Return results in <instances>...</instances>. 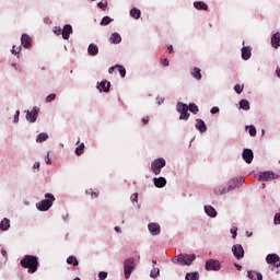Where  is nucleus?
<instances>
[{
  "label": "nucleus",
  "instance_id": "1",
  "mask_svg": "<svg viewBox=\"0 0 280 280\" xmlns=\"http://www.w3.org/2000/svg\"><path fill=\"white\" fill-rule=\"evenodd\" d=\"M244 185L243 177H235L229 180V186H217L214 188L215 196H222L224 194H229V191H233V189H237Z\"/></svg>",
  "mask_w": 280,
  "mask_h": 280
},
{
  "label": "nucleus",
  "instance_id": "2",
  "mask_svg": "<svg viewBox=\"0 0 280 280\" xmlns=\"http://www.w3.org/2000/svg\"><path fill=\"white\" fill-rule=\"evenodd\" d=\"M20 265L22 266V268H27V272L30 275H34V272H36V270H38V258L37 256L34 255H25L21 261Z\"/></svg>",
  "mask_w": 280,
  "mask_h": 280
},
{
  "label": "nucleus",
  "instance_id": "3",
  "mask_svg": "<svg viewBox=\"0 0 280 280\" xmlns=\"http://www.w3.org/2000/svg\"><path fill=\"white\" fill-rule=\"evenodd\" d=\"M194 261H196V254H179L172 258V262L178 266H191Z\"/></svg>",
  "mask_w": 280,
  "mask_h": 280
},
{
  "label": "nucleus",
  "instance_id": "4",
  "mask_svg": "<svg viewBox=\"0 0 280 280\" xmlns=\"http://www.w3.org/2000/svg\"><path fill=\"white\" fill-rule=\"evenodd\" d=\"M54 202H56V197L51 192L45 194V199L36 203V208L38 211H49L51 207H54Z\"/></svg>",
  "mask_w": 280,
  "mask_h": 280
},
{
  "label": "nucleus",
  "instance_id": "5",
  "mask_svg": "<svg viewBox=\"0 0 280 280\" xmlns=\"http://www.w3.org/2000/svg\"><path fill=\"white\" fill-rule=\"evenodd\" d=\"M135 268H137V261L135 260V258L125 259L124 275L126 280L130 279V276L132 275V272H135Z\"/></svg>",
  "mask_w": 280,
  "mask_h": 280
},
{
  "label": "nucleus",
  "instance_id": "6",
  "mask_svg": "<svg viewBox=\"0 0 280 280\" xmlns=\"http://www.w3.org/2000/svg\"><path fill=\"white\" fill-rule=\"evenodd\" d=\"M165 165H167V161H165L164 158H158L151 162V172L155 176H159Z\"/></svg>",
  "mask_w": 280,
  "mask_h": 280
},
{
  "label": "nucleus",
  "instance_id": "7",
  "mask_svg": "<svg viewBox=\"0 0 280 280\" xmlns=\"http://www.w3.org/2000/svg\"><path fill=\"white\" fill-rule=\"evenodd\" d=\"M205 268L208 272H220L222 270V262L218 259L210 258L206 261Z\"/></svg>",
  "mask_w": 280,
  "mask_h": 280
},
{
  "label": "nucleus",
  "instance_id": "8",
  "mask_svg": "<svg viewBox=\"0 0 280 280\" xmlns=\"http://www.w3.org/2000/svg\"><path fill=\"white\" fill-rule=\"evenodd\" d=\"M176 110H177V113L180 114L179 115L180 120L187 121V119H189L190 115L188 112L187 104H185L183 102H177Z\"/></svg>",
  "mask_w": 280,
  "mask_h": 280
},
{
  "label": "nucleus",
  "instance_id": "9",
  "mask_svg": "<svg viewBox=\"0 0 280 280\" xmlns=\"http://www.w3.org/2000/svg\"><path fill=\"white\" fill-rule=\"evenodd\" d=\"M279 178V174L272 172V171H265L259 173L258 180L260 183H266L268 180H277Z\"/></svg>",
  "mask_w": 280,
  "mask_h": 280
},
{
  "label": "nucleus",
  "instance_id": "10",
  "mask_svg": "<svg viewBox=\"0 0 280 280\" xmlns=\"http://www.w3.org/2000/svg\"><path fill=\"white\" fill-rule=\"evenodd\" d=\"M38 113H40V108L37 106L33 107L32 110H26V121H28V124H36Z\"/></svg>",
  "mask_w": 280,
  "mask_h": 280
},
{
  "label": "nucleus",
  "instance_id": "11",
  "mask_svg": "<svg viewBox=\"0 0 280 280\" xmlns=\"http://www.w3.org/2000/svg\"><path fill=\"white\" fill-rule=\"evenodd\" d=\"M96 89L100 93H110V82L102 80L96 83Z\"/></svg>",
  "mask_w": 280,
  "mask_h": 280
},
{
  "label": "nucleus",
  "instance_id": "12",
  "mask_svg": "<svg viewBox=\"0 0 280 280\" xmlns=\"http://www.w3.org/2000/svg\"><path fill=\"white\" fill-rule=\"evenodd\" d=\"M232 253L236 259H244V246L242 244L233 245Z\"/></svg>",
  "mask_w": 280,
  "mask_h": 280
},
{
  "label": "nucleus",
  "instance_id": "13",
  "mask_svg": "<svg viewBox=\"0 0 280 280\" xmlns=\"http://www.w3.org/2000/svg\"><path fill=\"white\" fill-rule=\"evenodd\" d=\"M242 156L243 161L250 165V163H253V159H255V153H253V149H244Z\"/></svg>",
  "mask_w": 280,
  "mask_h": 280
},
{
  "label": "nucleus",
  "instance_id": "14",
  "mask_svg": "<svg viewBox=\"0 0 280 280\" xmlns=\"http://www.w3.org/2000/svg\"><path fill=\"white\" fill-rule=\"evenodd\" d=\"M148 231L152 235H161V224L156 222H151L148 224Z\"/></svg>",
  "mask_w": 280,
  "mask_h": 280
},
{
  "label": "nucleus",
  "instance_id": "15",
  "mask_svg": "<svg viewBox=\"0 0 280 280\" xmlns=\"http://www.w3.org/2000/svg\"><path fill=\"white\" fill-rule=\"evenodd\" d=\"M71 34H73V27L70 24H66L61 31L63 40H69Z\"/></svg>",
  "mask_w": 280,
  "mask_h": 280
},
{
  "label": "nucleus",
  "instance_id": "16",
  "mask_svg": "<svg viewBox=\"0 0 280 280\" xmlns=\"http://www.w3.org/2000/svg\"><path fill=\"white\" fill-rule=\"evenodd\" d=\"M203 211L208 218H218V210L213 206L206 205L203 206Z\"/></svg>",
  "mask_w": 280,
  "mask_h": 280
},
{
  "label": "nucleus",
  "instance_id": "17",
  "mask_svg": "<svg viewBox=\"0 0 280 280\" xmlns=\"http://www.w3.org/2000/svg\"><path fill=\"white\" fill-rule=\"evenodd\" d=\"M153 185L158 189H163V187H165V185H167V179L165 177H163V176L154 177L153 178Z\"/></svg>",
  "mask_w": 280,
  "mask_h": 280
},
{
  "label": "nucleus",
  "instance_id": "18",
  "mask_svg": "<svg viewBox=\"0 0 280 280\" xmlns=\"http://www.w3.org/2000/svg\"><path fill=\"white\" fill-rule=\"evenodd\" d=\"M21 43L25 49H32V37H30V35L23 34L21 37Z\"/></svg>",
  "mask_w": 280,
  "mask_h": 280
},
{
  "label": "nucleus",
  "instance_id": "19",
  "mask_svg": "<svg viewBox=\"0 0 280 280\" xmlns=\"http://www.w3.org/2000/svg\"><path fill=\"white\" fill-rule=\"evenodd\" d=\"M196 130H199V132L202 135L207 132V124H205V120L197 118L195 124Z\"/></svg>",
  "mask_w": 280,
  "mask_h": 280
},
{
  "label": "nucleus",
  "instance_id": "20",
  "mask_svg": "<svg viewBox=\"0 0 280 280\" xmlns=\"http://www.w3.org/2000/svg\"><path fill=\"white\" fill-rule=\"evenodd\" d=\"M250 56H253V48H250V46H244L242 48L243 60H250Z\"/></svg>",
  "mask_w": 280,
  "mask_h": 280
},
{
  "label": "nucleus",
  "instance_id": "21",
  "mask_svg": "<svg viewBox=\"0 0 280 280\" xmlns=\"http://www.w3.org/2000/svg\"><path fill=\"white\" fill-rule=\"evenodd\" d=\"M271 47H273L275 49H279V47H280V33L279 32L272 35Z\"/></svg>",
  "mask_w": 280,
  "mask_h": 280
},
{
  "label": "nucleus",
  "instance_id": "22",
  "mask_svg": "<svg viewBox=\"0 0 280 280\" xmlns=\"http://www.w3.org/2000/svg\"><path fill=\"white\" fill-rule=\"evenodd\" d=\"M247 277L250 280H264V276L260 272H257L255 270L248 271Z\"/></svg>",
  "mask_w": 280,
  "mask_h": 280
},
{
  "label": "nucleus",
  "instance_id": "23",
  "mask_svg": "<svg viewBox=\"0 0 280 280\" xmlns=\"http://www.w3.org/2000/svg\"><path fill=\"white\" fill-rule=\"evenodd\" d=\"M0 231L2 232L10 231V219L3 218L0 221Z\"/></svg>",
  "mask_w": 280,
  "mask_h": 280
},
{
  "label": "nucleus",
  "instance_id": "24",
  "mask_svg": "<svg viewBox=\"0 0 280 280\" xmlns=\"http://www.w3.org/2000/svg\"><path fill=\"white\" fill-rule=\"evenodd\" d=\"M279 259H280V257L277 254H269L266 257L267 264H272V265L277 264L279 261Z\"/></svg>",
  "mask_w": 280,
  "mask_h": 280
},
{
  "label": "nucleus",
  "instance_id": "25",
  "mask_svg": "<svg viewBox=\"0 0 280 280\" xmlns=\"http://www.w3.org/2000/svg\"><path fill=\"white\" fill-rule=\"evenodd\" d=\"M88 52L90 56H97V54H100V48L95 44H90L88 47Z\"/></svg>",
  "mask_w": 280,
  "mask_h": 280
},
{
  "label": "nucleus",
  "instance_id": "26",
  "mask_svg": "<svg viewBox=\"0 0 280 280\" xmlns=\"http://www.w3.org/2000/svg\"><path fill=\"white\" fill-rule=\"evenodd\" d=\"M109 43L119 45V43H121V35H119V33H113L109 37Z\"/></svg>",
  "mask_w": 280,
  "mask_h": 280
},
{
  "label": "nucleus",
  "instance_id": "27",
  "mask_svg": "<svg viewBox=\"0 0 280 280\" xmlns=\"http://www.w3.org/2000/svg\"><path fill=\"white\" fill-rule=\"evenodd\" d=\"M185 280H200V273L198 271L188 272L185 276Z\"/></svg>",
  "mask_w": 280,
  "mask_h": 280
},
{
  "label": "nucleus",
  "instance_id": "28",
  "mask_svg": "<svg viewBox=\"0 0 280 280\" xmlns=\"http://www.w3.org/2000/svg\"><path fill=\"white\" fill-rule=\"evenodd\" d=\"M194 8H196V10H209V5H207V3H205L203 1L194 2Z\"/></svg>",
  "mask_w": 280,
  "mask_h": 280
},
{
  "label": "nucleus",
  "instance_id": "29",
  "mask_svg": "<svg viewBox=\"0 0 280 280\" xmlns=\"http://www.w3.org/2000/svg\"><path fill=\"white\" fill-rule=\"evenodd\" d=\"M238 106L242 110H250V102L248 100H241Z\"/></svg>",
  "mask_w": 280,
  "mask_h": 280
},
{
  "label": "nucleus",
  "instance_id": "30",
  "mask_svg": "<svg viewBox=\"0 0 280 280\" xmlns=\"http://www.w3.org/2000/svg\"><path fill=\"white\" fill-rule=\"evenodd\" d=\"M47 139H49V135H47V132H42L36 137V143H44Z\"/></svg>",
  "mask_w": 280,
  "mask_h": 280
},
{
  "label": "nucleus",
  "instance_id": "31",
  "mask_svg": "<svg viewBox=\"0 0 280 280\" xmlns=\"http://www.w3.org/2000/svg\"><path fill=\"white\" fill-rule=\"evenodd\" d=\"M150 277L151 279H159V277H161V269H159L158 267H153L150 271Z\"/></svg>",
  "mask_w": 280,
  "mask_h": 280
},
{
  "label": "nucleus",
  "instance_id": "32",
  "mask_svg": "<svg viewBox=\"0 0 280 280\" xmlns=\"http://www.w3.org/2000/svg\"><path fill=\"white\" fill-rule=\"evenodd\" d=\"M130 16L136 20L141 19V10H139L137 8L131 9Z\"/></svg>",
  "mask_w": 280,
  "mask_h": 280
},
{
  "label": "nucleus",
  "instance_id": "33",
  "mask_svg": "<svg viewBox=\"0 0 280 280\" xmlns=\"http://www.w3.org/2000/svg\"><path fill=\"white\" fill-rule=\"evenodd\" d=\"M187 108L190 113H192V115H198V112L200 110L196 103H190L189 105H187Z\"/></svg>",
  "mask_w": 280,
  "mask_h": 280
},
{
  "label": "nucleus",
  "instance_id": "34",
  "mask_svg": "<svg viewBox=\"0 0 280 280\" xmlns=\"http://www.w3.org/2000/svg\"><path fill=\"white\" fill-rule=\"evenodd\" d=\"M85 194L88 196H91L92 200H95V198L100 196V191H94L92 188H89L88 190H85Z\"/></svg>",
  "mask_w": 280,
  "mask_h": 280
},
{
  "label": "nucleus",
  "instance_id": "35",
  "mask_svg": "<svg viewBox=\"0 0 280 280\" xmlns=\"http://www.w3.org/2000/svg\"><path fill=\"white\" fill-rule=\"evenodd\" d=\"M246 130H248L250 137H257V128H255V126H246Z\"/></svg>",
  "mask_w": 280,
  "mask_h": 280
},
{
  "label": "nucleus",
  "instance_id": "36",
  "mask_svg": "<svg viewBox=\"0 0 280 280\" xmlns=\"http://www.w3.org/2000/svg\"><path fill=\"white\" fill-rule=\"evenodd\" d=\"M67 264H69L70 266H78L79 261H78V258L75 256H69L67 258Z\"/></svg>",
  "mask_w": 280,
  "mask_h": 280
},
{
  "label": "nucleus",
  "instance_id": "37",
  "mask_svg": "<svg viewBox=\"0 0 280 280\" xmlns=\"http://www.w3.org/2000/svg\"><path fill=\"white\" fill-rule=\"evenodd\" d=\"M110 23H113V19L110 16H104L102 20H101V23L100 25H102L103 27L106 26V25H110Z\"/></svg>",
  "mask_w": 280,
  "mask_h": 280
},
{
  "label": "nucleus",
  "instance_id": "38",
  "mask_svg": "<svg viewBox=\"0 0 280 280\" xmlns=\"http://www.w3.org/2000/svg\"><path fill=\"white\" fill-rule=\"evenodd\" d=\"M74 154L77 156H82V154H84V143H81L79 147L75 148Z\"/></svg>",
  "mask_w": 280,
  "mask_h": 280
},
{
  "label": "nucleus",
  "instance_id": "39",
  "mask_svg": "<svg viewBox=\"0 0 280 280\" xmlns=\"http://www.w3.org/2000/svg\"><path fill=\"white\" fill-rule=\"evenodd\" d=\"M130 201L132 205H138L139 203V194L135 192L130 196Z\"/></svg>",
  "mask_w": 280,
  "mask_h": 280
},
{
  "label": "nucleus",
  "instance_id": "40",
  "mask_svg": "<svg viewBox=\"0 0 280 280\" xmlns=\"http://www.w3.org/2000/svg\"><path fill=\"white\" fill-rule=\"evenodd\" d=\"M108 71H126V68H124V66L116 65L114 67H110Z\"/></svg>",
  "mask_w": 280,
  "mask_h": 280
},
{
  "label": "nucleus",
  "instance_id": "41",
  "mask_svg": "<svg viewBox=\"0 0 280 280\" xmlns=\"http://www.w3.org/2000/svg\"><path fill=\"white\" fill-rule=\"evenodd\" d=\"M56 101V94L55 93H51L49 94L48 96H46V104H51V102H55Z\"/></svg>",
  "mask_w": 280,
  "mask_h": 280
},
{
  "label": "nucleus",
  "instance_id": "42",
  "mask_svg": "<svg viewBox=\"0 0 280 280\" xmlns=\"http://www.w3.org/2000/svg\"><path fill=\"white\" fill-rule=\"evenodd\" d=\"M190 74L191 78H195V80H202V74L200 73V71H191Z\"/></svg>",
  "mask_w": 280,
  "mask_h": 280
},
{
  "label": "nucleus",
  "instance_id": "43",
  "mask_svg": "<svg viewBox=\"0 0 280 280\" xmlns=\"http://www.w3.org/2000/svg\"><path fill=\"white\" fill-rule=\"evenodd\" d=\"M106 279H108V272L100 271L98 272V280H106Z\"/></svg>",
  "mask_w": 280,
  "mask_h": 280
},
{
  "label": "nucleus",
  "instance_id": "44",
  "mask_svg": "<svg viewBox=\"0 0 280 280\" xmlns=\"http://www.w3.org/2000/svg\"><path fill=\"white\" fill-rule=\"evenodd\" d=\"M97 5L101 10H106V8H108V2L106 0H103L98 2Z\"/></svg>",
  "mask_w": 280,
  "mask_h": 280
},
{
  "label": "nucleus",
  "instance_id": "45",
  "mask_svg": "<svg viewBox=\"0 0 280 280\" xmlns=\"http://www.w3.org/2000/svg\"><path fill=\"white\" fill-rule=\"evenodd\" d=\"M234 91H235V93H237L238 95L242 94V91H244V85L236 84V85L234 86Z\"/></svg>",
  "mask_w": 280,
  "mask_h": 280
},
{
  "label": "nucleus",
  "instance_id": "46",
  "mask_svg": "<svg viewBox=\"0 0 280 280\" xmlns=\"http://www.w3.org/2000/svg\"><path fill=\"white\" fill-rule=\"evenodd\" d=\"M19 117H21V110H16L13 116V124H19Z\"/></svg>",
  "mask_w": 280,
  "mask_h": 280
},
{
  "label": "nucleus",
  "instance_id": "47",
  "mask_svg": "<svg viewBox=\"0 0 280 280\" xmlns=\"http://www.w3.org/2000/svg\"><path fill=\"white\" fill-rule=\"evenodd\" d=\"M273 224L276 226L280 224V212L275 214V217H273Z\"/></svg>",
  "mask_w": 280,
  "mask_h": 280
},
{
  "label": "nucleus",
  "instance_id": "48",
  "mask_svg": "<svg viewBox=\"0 0 280 280\" xmlns=\"http://www.w3.org/2000/svg\"><path fill=\"white\" fill-rule=\"evenodd\" d=\"M12 54H14L15 56H18V54H21V46H16V45H14L13 47H12Z\"/></svg>",
  "mask_w": 280,
  "mask_h": 280
},
{
  "label": "nucleus",
  "instance_id": "49",
  "mask_svg": "<svg viewBox=\"0 0 280 280\" xmlns=\"http://www.w3.org/2000/svg\"><path fill=\"white\" fill-rule=\"evenodd\" d=\"M230 231L232 233L233 240H235V237H237V226H232Z\"/></svg>",
  "mask_w": 280,
  "mask_h": 280
},
{
  "label": "nucleus",
  "instance_id": "50",
  "mask_svg": "<svg viewBox=\"0 0 280 280\" xmlns=\"http://www.w3.org/2000/svg\"><path fill=\"white\" fill-rule=\"evenodd\" d=\"M52 32L54 34H57V36H60V34H62V28H60V26H55Z\"/></svg>",
  "mask_w": 280,
  "mask_h": 280
},
{
  "label": "nucleus",
  "instance_id": "51",
  "mask_svg": "<svg viewBox=\"0 0 280 280\" xmlns=\"http://www.w3.org/2000/svg\"><path fill=\"white\" fill-rule=\"evenodd\" d=\"M50 151L47 152L46 156H45V163L46 165H51V158L49 156Z\"/></svg>",
  "mask_w": 280,
  "mask_h": 280
},
{
  "label": "nucleus",
  "instance_id": "52",
  "mask_svg": "<svg viewBox=\"0 0 280 280\" xmlns=\"http://www.w3.org/2000/svg\"><path fill=\"white\" fill-rule=\"evenodd\" d=\"M211 115H218V113H220V107L214 106L210 109Z\"/></svg>",
  "mask_w": 280,
  "mask_h": 280
},
{
  "label": "nucleus",
  "instance_id": "53",
  "mask_svg": "<svg viewBox=\"0 0 280 280\" xmlns=\"http://www.w3.org/2000/svg\"><path fill=\"white\" fill-rule=\"evenodd\" d=\"M142 124H143V126H148V124H150V116H144L142 118Z\"/></svg>",
  "mask_w": 280,
  "mask_h": 280
},
{
  "label": "nucleus",
  "instance_id": "54",
  "mask_svg": "<svg viewBox=\"0 0 280 280\" xmlns=\"http://www.w3.org/2000/svg\"><path fill=\"white\" fill-rule=\"evenodd\" d=\"M161 62H162L163 67H168L170 66V60H167V58H162Z\"/></svg>",
  "mask_w": 280,
  "mask_h": 280
},
{
  "label": "nucleus",
  "instance_id": "55",
  "mask_svg": "<svg viewBox=\"0 0 280 280\" xmlns=\"http://www.w3.org/2000/svg\"><path fill=\"white\" fill-rule=\"evenodd\" d=\"M156 102H158L159 106H161V104H163V102H165V98L161 97V96H158Z\"/></svg>",
  "mask_w": 280,
  "mask_h": 280
},
{
  "label": "nucleus",
  "instance_id": "56",
  "mask_svg": "<svg viewBox=\"0 0 280 280\" xmlns=\"http://www.w3.org/2000/svg\"><path fill=\"white\" fill-rule=\"evenodd\" d=\"M33 170H40V162H35L34 165H33Z\"/></svg>",
  "mask_w": 280,
  "mask_h": 280
},
{
  "label": "nucleus",
  "instance_id": "57",
  "mask_svg": "<svg viewBox=\"0 0 280 280\" xmlns=\"http://www.w3.org/2000/svg\"><path fill=\"white\" fill-rule=\"evenodd\" d=\"M1 255L4 259H8V252L4 248H1Z\"/></svg>",
  "mask_w": 280,
  "mask_h": 280
},
{
  "label": "nucleus",
  "instance_id": "58",
  "mask_svg": "<svg viewBox=\"0 0 280 280\" xmlns=\"http://www.w3.org/2000/svg\"><path fill=\"white\" fill-rule=\"evenodd\" d=\"M62 220L63 222H69V214L68 213L62 214Z\"/></svg>",
  "mask_w": 280,
  "mask_h": 280
},
{
  "label": "nucleus",
  "instance_id": "59",
  "mask_svg": "<svg viewBox=\"0 0 280 280\" xmlns=\"http://www.w3.org/2000/svg\"><path fill=\"white\" fill-rule=\"evenodd\" d=\"M167 51H168V54H173L174 52V46L170 45L167 47Z\"/></svg>",
  "mask_w": 280,
  "mask_h": 280
},
{
  "label": "nucleus",
  "instance_id": "60",
  "mask_svg": "<svg viewBox=\"0 0 280 280\" xmlns=\"http://www.w3.org/2000/svg\"><path fill=\"white\" fill-rule=\"evenodd\" d=\"M114 231H115L116 233H121V228L116 225V226L114 228Z\"/></svg>",
  "mask_w": 280,
  "mask_h": 280
},
{
  "label": "nucleus",
  "instance_id": "61",
  "mask_svg": "<svg viewBox=\"0 0 280 280\" xmlns=\"http://www.w3.org/2000/svg\"><path fill=\"white\" fill-rule=\"evenodd\" d=\"M120 78H126V71H119Z\"/></svg>",
  "mask_w": 280,
  "mask_h": 280
},
{
  "label": "nucleus",
  "instance_id": "62",
  "mask_svg": "<svg viewBox=\"0 0 280 280\" xmlns=\"http://www.w3.org/2000/svg\"><path fill=\"white\" fill-rule=\"evenodd\" d=\"M246 236H247V237H253V232L246 231Z\"/></svg>",
  "mask_w": 280,
  "mask_h": 280
},
{
  "label": "nucleus",
  "instance_id": "63",
  "mask_svg": "<svg viewBox=\"0 0 280 280\" xmlns=\"http://www.w3.org/2000/svg\"><path fill=\"white\" fill-rule=\"evenodd\" d=\"M235 267L237 268V270H242V265L235 264Z\"/></svg>",
  "mask_w": 280,
  "mask_h": 280
},
{
  "label": "nucleus",
  "instance_id": "64",
  "mask_svg": "<svg viewBox=\"0 0 280 280\" xmlns=\"http://www.w3.org/2000/svg\"><path fill=\"white\" fill-rule=\"evenodd\" d=\"M276 75L280 79V71H276Z\"/></svg>",
  "mask_w": 280,
  "mask_h": 280
}]
</instances>
